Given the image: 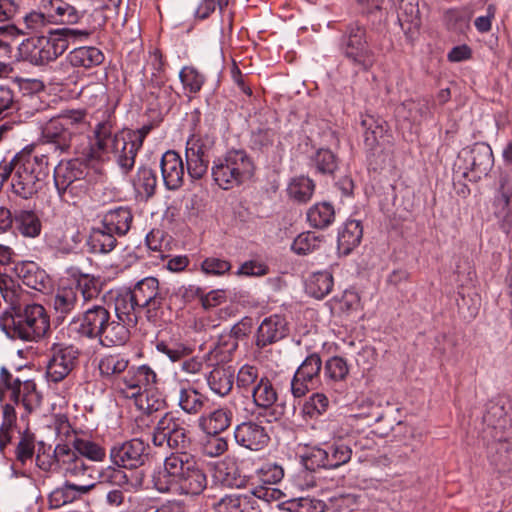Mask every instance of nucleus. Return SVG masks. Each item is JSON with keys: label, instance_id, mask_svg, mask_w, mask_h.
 Instances as JSON below:
<instances>
[{"label": "nucleus", "instance_id": "f257e3e1", "mask_svg": "<svg viewBox=\"0 0 512 512\" xmlns=\"http://www.w3.org/2000/svg\"><path fill=\"white\" fill-rule=\"evenodd\" d=\"M16 284L0 281V291L10 307L0 314V329L12 340L39 342L50 330V317L40 304H17Z\"/></svg>", "mask_w": 512, "mask_h": 512}, {"label": "nucleus", "instance_id": "f03ea898", "mask_svg": "<svg viewBox=\"0 0 512 512\" xmlns=\"http://www.w3.org/2000/svg\"><path fill=\"white\" fill-rule=\"evenodd\" d=\"M70 329L79 338L98 340L104 346L123 345L130 335L123 323L111 319L110 311L103 305H93L75 316Z\"/></svg>", "mask_w": 512, "mask_h": 512}, {"label": "nucleus", "instance_id": "7ed1b4c3", "mask_svg": "<svg viewBox=\"0 0 512 512\" xmlns=\"http://www.w3.org/2000/svg\"><path fill=\"white\" fill-rule=\"evenodd\" d=\"M16 162L12 191L22 199H30L41 189L48 174L49 157L41 146L26 147L16 154Z\"/></svg>", "mask_w": 512, "mask_h": 512}, {"label": "nucleus", "instance_id": "20e7f679", "mask_svg": "<svg viewBox=\"0 0 512 512\" xmlns=\"http://www.w3.org/2000/svg\"><path fill=\"white\" fill-rule=\"evenodd\" d=\"M89 128L85 110H67L51 118L41 128L42 144L51 145L54 151L66 153L74 141Z\"/></svg>", "mask_w": 512, "mask_h": 512}, {"label": "nucleus", "instance_id": "39448f33", "mask_svg": "<svg viewBox=\"0 0 512 512\" xmlns=\"http://www.w3.org/2000/svg\"><path fill=\"white\" fill-rule=\"evenodd\" d=\"M211 174L219 188L230 190L254 177L255 164L245 150L231 149L213 161Z\"/></svg>", "mask_w": 512, "mask_h": 512}, {"label": "nucleus", "instance_id": "423d86ee", "mask_svg": "<svg viewBox=\"0 0 512 512\" xmlns=\"http://www.w3.org/2000/svg\"><path fill=\"white\" fill-rule=\"evenodd\" d=\"M23 60L32 65L41 66L55 61L67 50V43L60 34L50 31L47 36L31 37L19 46Z\"/></svg>", "mask_w": 512, "mask_h": 512}, {"label": "nucleus", "instance_id": "0eeeda50", "mask_svg": "<svg viewBox=\"0 0 512 512\" xmlns=\"http://www.w3.org/2000/svg\"><path fill=\"white\" fill-rule=\"evenodd\" d=\"M197 462L188 452L171 453L165 458L163 467L153 473L154 488L161 493L172 491Z\"/></svg>", "mask_w": 512, "mask_h": 512}, {"label": "nucleus", "instance_id": "6e6552de", "mask_svg": "<svg viewBox=\"0 0 512 512\" xmlns=\"http://www.w3.org/2000/svg\"><path fill=\"white\" fill-rule=\"evenodd\" d=\"M4 390L9 392V399L15 405H22L27 413L38 409L41 405L42 395L37 389L34 380H20L14 377L7 368L0 370V401L4 399Z\"/></svg>", "mask_w": 512, "mask_h": 512}, {"label": "nucleus", "instance_id": "1a4fd4ad", "mask_svg": "<svg viewBox=\"0 0 512 512\" xmlns=\"http://www.w3.org/2000/svg\"><path fill=\"white\" fill-rule=\"evenodd\" d=\"M130 292L151 322L160 320L164 313L167 291L160 287L159 280L149 276L138 281Z\"/></svg>", "mask_w": 512, "mask_h": 512}, {"label": "nucleus", "instance_id": "9d476101", "mask_svg": "<svg viewBox=\"0 0 512 512\" xmlns=\"http://www.w3.org/2000/svg\"><path fill=\"white\" fill-rule=\"evenodd\" d=\"M341 50L344 56L361 70L370 69L375 62L374 53L367 42L366 30L358 24L347 27L342 37Z\"/></svg>", "mask_w": 512, "mask_h": 512}, {"label": "nucleus", "instance_id": "9b49d317", "mask_svg": "<svg viewBox=\"0 0 512 512\" xmlns=\"http://www.w3.org/2000/svg\"><path fill=\"white\" fill-rule=\"evenodd\" d=\"M318 429L325 431L333 439L327 446L328 469H335L348 463L352 456L351 436L345 431L342 425L335 420L322 421Z\"/></svg>", "mask_w": 512, "mask_h": 512}, {"label": "nucleus", "instance_id": "f8f14e48", "mask_svg": "<svg viewBox=\"0 0 512 512\" xmlns=\"http://www.w3.org/2000/svg\"><path fill=\"white\" fill-rule=\"evenodd\" d=\"M157 382L158 375L155 370L147 364H142L128 367L122 377L117 380L113 389L124 397L134 398L143 391L154 387Z\"/></svg>", "mask_w": 512, "mask_h": 512}, {"label": "nucleus", "instance_id": "ddd939ff", "mask_svg": "<svg viewBox=\"0 0 512 512\" xmlns=\"http://www.w3.org/2000/svg\"><path fill=\"white\" fill-rule=\"evenodd\" d=\"M125 130L114 133L113 123L110 120L99 122L93 130V138L86 158L107 162L112 160L115 147L121 144L119 141L124 136Z\"/></svg>", "mask_w": 512, "mask_h": 512}, {"label": "nucleus", "instance_id": "4468645a", "mask_svg": "<svg viewBox=\"0 0 512 512\" xmlns=\"http://www.w3.org/2000/svg\"><path fill=\"white\" fill-rule=\"evenodd\" d=\"M149 446L141 439L134 438L113 445L109 452L111 463L124 469H136L142 466L147 457Z\"/></svg>", "mask_w": 512, "mask_h": 512}, {"label": "nucleus", "instance_id": "2eb2a0df", "mask_svg": "<svg viewBox=\"0 0 512 512\" xmlns=\"http://www.w3.org/2000/svg\"><path fill=\"white\" fill-rule=\"evenodd\" d=\"M322 360L319 354L308 355L297 368L291 380V393L295 398L304 397L320 382Z\"/></svg>", "mask_w": 512, "mask_h": 512}, {"label": "nucleus", "instance_id": "dca6fc26", "mask_svg": "<svg viewBox=\"0 0 512 512\" xmlns=\"http://www.w3.org/2000/svg\"><path fill=\"white\" fill-rule=\"evenodd\" d=\"M79 352L73 346L54 344L46 365V378L50 383L65 380L75 368Z\"/></svg>", "mask_w": 512, "mask_h": 512}, {"label": "nucleus", "instance_id": "f3484780", "mask_svg": "<svg viewBox=\"0 0 512 512\" xmlns=\"http://www.w3.org/2000/svg\"><path fill=\"white\" fill-rule=\"evenodd\" d=\"M55 458L65 477L75 478L83 483H85L86 479H92L94 468L86 464L84 459L68 445L57 444L55 446Z\"/></svg>", "mask_w": 512, "mask_h": 512}, {"label": "nucleus", "instance_id": "a211bd4d", "mask_svg": "<svg viewBox=\"0 0 512 512\" xmlns=\"http://www.w3.org/2000/svg\"><path fill=\"white\" fill-rule=\"evenodd\" d=\"M234 438L238 445L251 451L264 449L270 441L266 428L252 420L237 425L234 430Z\"/></svg>", "mask_w": 512, "mask_h": 512}, {"label": "nucleus", "instance_id": "6ab92c4d", "mask_svg": "<svg viewBox=\"0 0 512 512\" xmlns=\"http://www.w3.org/2000/svg\"><path fill=\"white\" fill-rule=\"evenodd\" d=\"M174 391L178 407L188 415L202 413L209 401L208 397L191 386L188 380H177Z\"/></svg>", "mask_w": 512, "mask_h": 512}, {"label": "nucleus", "instance_id": "aec40b11", "mask_svg": "<svg viewBox=\"0 0 512 512\" xmlns=\"http://www.w3.org/2000/svg\"><path fill=\"white\" fill-rule=\"evenodd\" d=\"M83 178L84 170L78 160L60 161L54 168V185L59 198L67 201V192H71L73 184Z\"/></svg>", "mask_w": 512, "mask_h": 512}, {"label": "nucleus", "instance_id": "412c9836", "mask_svg": "<svg viewBox=\"0 0 512 512\" xmlns=\"http://www.w3.org/2000/svg\"><path fill=\"white\" fill-rule=\"evenodd\" d=\"M162 180L168 190H178L184 183L185 167L179 153L166 151L160 160Z\"/></svg>", "mask_w": 512, "mask_h": 512}, {"label": "nucleus", "instance_id": "4be33fe9", "mask_svg": "<svg viewBox=\"0 0 512 512\" xmlns=\"http://www.w3.org/2000/svg\"><path fill=\"white\" fill-rule=\"evenodd\" d=\"M287 332L285 318L278 314L271 315L260 323L255 335V344L262 349L283 339Z\"/></svg>", "mask_w": 512, "mask_h": 512}, {"label": "nucleus", "instance_id": "5701e85b", "mask_svg": "<svg viewBox=\"0 0 512 512\" xmlns=\"http://www.w3.org/2000/svg\"><path fill=\"white\" fill-rule=\"evenodd\" d=\"M215 512H262L255 495L231 493L226 494L212 504Z\"/></svg>", "mask_w": 512, "mask_h": 512}, {"label": "nucleus", "instance_id": "b1692460", "mask_svg": "<svg viewBox=\"0 0 512 512\" xmlns=\"http://www.w3.org/2000/svg\"><path fill=\"white\" fill-rule=\"evenodd\" d=\"M16 275L27 287L44 292L51 286V280L46 272L33 261H22L14 267Z\"/></svg>", "mask_w": 512, "mask_h": 512}, {"label": "nucleus", "instance_id": "393cba45", "mask_svg": "<svg viewBox=\"0 0 512 512\" xmlns=\"http://www.w3.org/2000/svg\"><path fill=\"white\" fill-rule=\"evenodd\" d=\"M94 483H71L66 481L62 486L55 488L48 497L51 508H60L79 499L94 488Z\"/></svg>", "mask_w": 512, "mask_h": 512}, {"label": "nucleus", "instance_id": "a878e982", "mask_svg": "<svg viewBox=\"0 0 512 512\" xmlns=\"http://www.w3.org/2000/svg\"><path fill=\"white\" fill-rule=\"evenodd\" d=\"M129 364L130 359L126 355L107 354L99 360L98 369L101 377L114 388L117 380L127 371Z\"/></svg>", "mask_w": 512, "mask_h": 512}, {"label": "nucleus", "instance_id": "bb28decb", "mask_svg": "<svg viewBox=\"0 0 512 512\" xmlns=\"http://www.w3.org/2000/svg\"><path fill=\"white\" fill-rule=\"evenodd\" d=\"M512 185L506 176L500 178L498 195L495 197V214L501 220V227L506 234H512V211L509 209Z\"/></svg>", "mask_w": 512, "mask_h": 512}, {"label": "nucleus", "instance_id": "cd10ccee", "mask_svg": "<svg viewBox=\"0 0 512 512\" xmlns=\"http://www.w3.org/2000/svg\"><path fill=\"white\" fill-rule=\"evenodd\" d=\"M143 312L139 304L134 300L133 294L129 291L119 294L115 299L116 322L123 323L125 328L135 326L138 322L139 313Z\"/></svg>", "mask_w": 512, "mask_h": 512}, {"label": "nucleus", "instance_id": "c85d7f7f", "mask_svg": "<svg viewBox=\"0 0 512 512\" xmlns=\"http://www.w3.org/2000/svg\"><path fill=\"white\" fill-rule=\"evenodd\" d=\"M52 305L56 317L65 319L79 306L77 288H74L73 285L58 287L53 296Z\"/></svg>", "mask_w": 512, "mask_h": 512}, {"label": "nucleus", "instance_id": "c756f323", "mask_svg": "<svg viewBox=\"0 0 512 512\" xmlns=\"http://www.w3.org/2000/svg\"><path fill=\"white\" fill-rule=\"evenodd\" d=\"M103 52L94 46H82L70 51L66 60L72 67L91 69L103 63Z\"/></svg>", "mask_w": 512, "mask_h": 512}, {"label": "nucleus", "instance_id": "7c9ffc66", "mask_svg": "<svg viewBox=\"0 0 512 512\" xmlns=\"http://www.w3.org/2000/svg\"><path fill=\"white\" fill-rule=\"evenodd\" d=\"M133 215L128 207H118L109 210L103 218L104 228L114 232L117 235H125L131 228Z\"/></svg>", "mask_w": 512, "mask_h": 512}, {"label": "nucleus", "instance_id": "2f4dec72", "mask_svg": "<svg viewBox=\"0 0 512 512\" xmlns=\"http://www.w3.org/2000/svg\"><path fill=\"white\" fill-rule=\"evenodd\" d=\"M199 427L206 434H220L231 424V413L224 408L202 414L198 420Z\"/></svg>", "mask_w": 512, "mask_h": 512}, {"label": "nucleus", "instance_id": "473e14b6", "mask_svg": "<svg viewBox=\"0 0 512 512\" xmlns=\"http://www.w3.org/2000/svg\"><path fill=\"white\" fill-rule=\"evenodd\" d=\"M181 417L171 412H166L157 422L152 434V443L156 447L167 446L178 425H181Z\"/></svg>", "mask_w": 512, "mask_h": 512}, {"label": "nucleus", "instance_id": "72a5a7b5", "mask_svg": "<svg viewBox=\"0 0 512 512\" xmlns=\"http://www.w3.org/2000/svg\"><path fill=\"white\" fill-rule=\"evenodd\" d=\"M250 395L253 404L263 410L271 409L278 400L277 390L266 375H262L261 380Z\"/></svg>", "mask_w": 512, "mask_h": 512}, {"label": "nucleus", "instance_id": "f704fd0d", "mask_svg": "<svg viewBox=\"0 0 512 512\" xmlns=\"http://www.w3.org/2000/svg\"><path fill=\"white\" fill-rule=\"evenodd\" d=\"M363 236V227L359 220H347L338 235V248L344 253H350L357 247Z\"/></svg>", "mask_w": 512, "mask_h": 512}, {"label": "nucleus", "instance_id": "c9c22d12", "mask_svg": "<svg viewBox=\"0 0 512 512\" xmlns=\"http://www.w3.org/2000/svg\"><path fill=\"white\" fill-rule=\"evenodd\" d=\"M121 140V144L117 145L113 151L112 160H115L118 166L124 173H128L135 164V158L140 150L130 137L124 132Z\"/></svg>", "mask_w": 512, "mask_h": 512}, {"label": "nucleus", "instance_id": "e433bc0d", "mask_svg": "<svg viewBox=\"0 0 512 512\" xmlns=\"http://www.w3.org/2000/svg\"><path fill=\"white\" fill-rule=\"evenodd\" d=\"M49 17L51 18L52 23L72 25L76 24L80 20L81 14L74 6L67 2L62 0H51Z\"/></svg>", "mask_w": 512, "mask_h": 512}, {"label": "nucleus", "instance_id": "4c0bfd02", "mask_svg": "<svg viewBox=\"0 0 512 512\" xmlns=\"http://www.w3.org/2000/svg\"><path fill=\"white\" fill-rule=\"evenodd\" d=\"M185 494L199 495L207 487V477L199 462L177 484Z\"/></svg>", "mask_w": 512, "mask_h": 512}, {"label": "nucleus", "instance_id": "58836bf2", "mask_svg": "<svg viewBox=\"0 0 512 512\" xmlns=\"http://www.w3.org/2000/svg\"><path fill=\"white\" fill-rule=\"evenodd\" d=\"M113 234L115 233L104 227L93 229L88 239L91 252L99 254L111 252L117 244Z\"/></svg>", "mask_w": 512, "mask_h": 512}, {"label": "nucleus", "instance_id": "ea45409f", "mask_svg": "<svg viewBox=\"0 0 512 512\" xmlns=\"http://www.w3.org/2000/svg\"><path fill=\"white\" fill-rule=\"evenodd\" d=\"M14 220L19 233L24 237L35 238L40 235L42 225L39 217L33 211L20 210Z\"/></svg>", "mask_w": 512, "mask_h": 512}, {"label": "nucleus", "instance_id": "a19ab883", "mask_svg": "<svg viewBox=\"0 0 512 512\" xmlns=\"http://www.w3.org/2000/svg\"><path fill=\"white\" fill-rule=\"evenodd\" d=\"M310 165L317 173L332 176L338 169V158L330 149L320 148L310 157Z\"/></svg>", "mask_w": 512, "mask_h": 512}, {"label": "nucleus", "instance_id": "79ce46f5", "mask_svg": "<svg viewBox=\"0 0 512 512\" xmlns=\"http://www.w3.org/2000/svg\"><path fill=\"white\" fill-rule=\"evenodd\" d=\"M207 383L215 394L226 396L233 387V374L224 367H216L207 376Z\"/></svg>", "mask_w": 512, "mask_h": 512}, {"label": "nucleus", "instance_id": "37998d69", "mask_svg": "<svg viewBox=\"0 0 512 512\" xmlns=\"http://www.w3.org/2000/svg\"><path fill=\"white\" fill-rule=\"evenodd\" d=\"M335 217L334 207L328 202L317 203L307 212V220L314 228L324 229L328 227Z\"/></svg>", "mask_w": 512, "mask_h": 512}, {"label": "nucleus", "instance_id": "c03bdc74", "mask_svg": "<svg viewBox=\"0 0 512 512\" xmlns=\"http://www.w3.org/2000/svg\"><path fill=\"white\" fill-rule=\"evenodd\" d=\"M216 471L221 482L228 487H239L241 478L235 458L227 456L216 466Z\"/></svg>", "mask_w": 512, "mask_h": 512}, {"label": "nucleus", "instance_id": "a18cd8bd", "mask_svg": "<svg viewBox=\"0 0 512 512\" xmlns=\"http://www.w3.org/2000/svg\"><path fill=\"white\" fill-rule=\"evenodd\" d=\"M361 125L365 129V144L370 148L375 147L378 144V139L382 138L387 131L386 122L380 119H376L372 115L363 116Z\"/></svg>", "mask_w": 512, "mask_h": 512}, {"label": "nucleus", "instance_id": "49530a36", "mask_svg": "<svg viewBox=\"0 0 512 512\" xmlns=\"http://www.w3.org/2000/svg\"><path fill=\"white\" fill-rule=\"evenodd\" d=\"M306 288L310 295L321 299L331 292L333 276L328 271L313 273L307 282Z\"/></svg>", "mask_w": 512, "mask_h": 512}, {"label": "nucleus", "instance_id": "de8ad7c7", "mask_svg": "<svg viewBox=\"0 0 512 512\" xmlns=\"http://www.w3.org/2000/svg\"><path fill=\"white\" fill-rule=\"evenodd\" d=\"M71 448L80 457H85L94 462H102L106 457L105 448L89 439L76 437Z\"/></svg>", "mask_w": 512, "mask_h": 512}, {"label": "nucleus", "instance_id": "09e8293b", "mask_svg": "<svg viewBox=\"0 0 512 512\" xmlns=\"http://www.w3.org/2000/svg\"><path fill=\"white\" fill-rule=\"evenodd\" d=\"M260 370L254 366L245 364L243 365L236 378V385L243 393L250 394L252 390L258 385L261 380Z\"/></svg>", "mask_w": 512, "mask_h": 512}, {"label": "nucleus", "instance_id": "8fccbe9b", "mask_svg": "<svg viewBox=\"0 0 512 512\" xmlns=\"http://www.w3.org/2000/svg\"><path fill=\"white\" fill-rule=\"evenodd\" d=\"M155 347L158 352L166 355L172 362L181 361L189 357L193 352L192 347L177 341H158Z\"/></svg>", "mask_w": 512, "mask_h": 512}, {"label": "nucleus", "instance_id": "3c124183", "mask_svg": "<svg viewBox=\"0 0 512 512\" xmlns=\"http://www.w3.org/2000/svg\"><path fill=\"white\" fill-rule=\"evenodd\" d=\"M315 190V184L312 179L300 176L294 178L288 186V194L298 202H307L311 199Z\"/></svg>", "mask_w": 512, "mask_h": 512}, {"label": "nucleus", "instance_id": "603ef678", "mask_svg": "<svg viewBox=\"0 0 512 512\" xmlns=\"http://www.w3.org/2000/svg\"><path fill=\"white\" fill-rule=\"evenodd\" d=\"M135 405L143 413L150 415L165 408V400L150 389L134 397Z\"/></svg>", "mask_w": 512, "mask_h": 512}, {"label": "nucleus", "instance_id": "864d4df0", "mask_svg": "<svg viewBox=\"0 0 512 512\" xmlns=\"http://www.w3.org/2000/svg\"><path fill=\"white\" fill-rule=\"evenodd\" d=\"M179 78L184 89L191 94L200 92L206 81V77L193 66L183 67Z\"/></svg>", "mask_w": 512, "mask_h": 512}, {"label": "nucleus", "instance_id": "5fc2aeb1", "mask_svg": "<svg viewBox=\"0 0 512 512\" xmlns=\"http://www.w3.org/2000/svg\"><path fill=\"white\" fill-rule=\"evenodd\" d=\"M147 92L158 101L159 107H166L170 104L169 97H171L173 89L171 86L165 84L162 76H156L146 84Z\"/></svg>", "mask_w": 512, "mask_h": 512}, {"label": "nucleus", "instance_id": "6e6d98bb", "mask_svg": "<svg viewBox=\"0 0 512 512\" xmlns=\"http://www.w3.org/2000/svg\"><path fill=\"white\" fill-rule=\"evenodd\" d=\"M322 239L314 232H303L293 241L291 249L298 255H307L320 248Z\"/></svg>", "mask_w": 512, "mask_h": 512}, {"label": "nucleus", "instance_id": "4d7b16f0", "mask_svg": "<svg viewBox=\"0 0 512 512\" xmlns=\"http://www.w3.org/2000/svg\"><path fill=\"white\" fill-rule=\"evenodd\" d=\"M73 287L77 288V295L80 292L85 302L98 297L101 292L99 279L88 274L80 275Z\"/></svg>", "mask_w": 512, "mask_h": 512}, {"label": "nucleus", "instance_id": "13d9d810", "mask_svg": "<svg viewBox=\"0 0 512 512\" xmlns=\"http://www.w3.org/2000/svg\"><path fill=\"white\" fill-rule=\"evenodd\" d=\"M329 407V399L323 393L312 394L303 404L302 413L310 419L324 414Z\"/></svg>", "mask_w": 512, "mask_h": 512}, {"label": "nucleus", "instance_id": "bf43d9fd", "mask_svg": "<svg viewBox=\"0 0 512 512\" xmlns=\"http://www.w3.org/2000/svg\"><path fill=\"white\" fill-rule=\"evenodd\" d=\"M238 348V342L229 333L221 334L218 338L217 344L211 350V354L220 362L230 359L231 355Z\"/></svg>", "mask_w": 512, "mask_h": 512}, {"label": "nucleus", "instance_id": "052dcab7", "mask_svg": "<svg viewBox=\"0 0 512 512\" xmlns=\"http://www.w3.org/2000/svg\"><path fill=\"white\" fill-rule=\"evenodd\" d=\"M349 373L346 361L339 356L328 359L324 365V375L327 379L338 382L344 380Z\"/></svg>", "mask_w": 512, "mask_h": 512}, {"label": "nucleus", "instance_id": "680f3d73", "mask_svg": "<svg viewBox=\"0 0 512 512\" xmlns=\"http://www.w3.org/2000/svg\"><path fill=\"white\" fill-rule=\"evenodd\" d=\"M134 184L138 189L143 190V192L150 197L155 193L157 176L151 168L145 166L140 167L137 171Z\"/></svg>", "mask_w": 512, "mask_h": 512}, {"label": "nucleus", "instance_id": "e2e57ef3", "mask_svg": "<svg viewBox=\"0 0 512 512\" xmlns=\"http://www.w3.org/2000/svg\"><path fill=\"white\" fill-rule=\"evenodd\" d=\"M202 444V451L208 457H218L224 454L228 449V442L219 434H207Z\"/></svg>", "mask_w": 512, "mask_h": 512}, {"label": "nucleus", "instance_id": "0e129e2a", "mask_svg": "<svg viewBox=\"0 0 512 512\" xmlns=\"http://www.w3.org/2000/svg\"><path fill=\"white\" fill-rule=\"evenodd\" d=\"M212 142L208 138L192 135L186 142L185 154L194 155L199 158H208Z\"/></svg>", "mask_w": 512, "mask_h": 512}, {"label": "nucleus", "instance_id": "69168bd1", "mask_svg": "<svg viewBox=\"0 0 512 512\" xmlns=\"http://www.w3.org/2000/svg\"><path fill=\"white\" fill-rule=\"evenodd\" d=\"M396 116L399 120L415 123L422 116L420 104L414 100H406L396 108Z\"/></svg>", "mask_w": 512, "mask_h": 512}, {"label": "nucleus", "instance_id": "338daca9", "mask_svg": "<svg viewBox=\"0 0 512 512\" xmlns=\"http://www.w3.org/2000/svg\"><path fill=\"white\" fill-rule=\"evenodd\" d=\"M505 410L503 405L497 402L490 401L486 404V411L482 417L483 422L487 423L488 426L496 428L501 425V422L505 420Z\"/></svg>", "mask_w": 512, "mask_h": 512}, {"label": "nucleus", "instance_id": "774afa93", "mask_svg": "<svg viewBox=\"0 0 512 512\" xmlns=\"http://www.w3.org/2000/svg\"><path fill=\"white\" fill-rule=\"evenodd\" d=\"M185 157L188 175L194 180L201 179L207 173L209 159L199 158L193 154H185Z\"/></svg>", "mask_w": 512, "mask_h": 512}]
</instances>
